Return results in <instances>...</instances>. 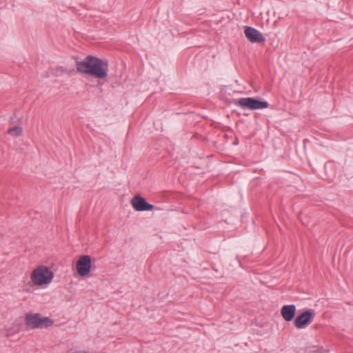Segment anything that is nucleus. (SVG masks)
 Masks as SVG:
<instances>
[{
	"mask_svg": "<svg viewBox=\"0 0 353 353\" xmlns=\"http://www.w3.org/2000/svg\"><path fill=\"white\" fill-rule=\"evenodd\" d=\"M77 70L83 74H88L99 79L108 76V64L106 61L89 55L83 60L77 61Z\"/></svg>",
	"mask_w": 353,
	"mask_h": 353,
	"instance_id": "f257e3e1",
	"label": "nucleus"
},
{
	"mask_svg": "<svg viewBox=\"0 0 353 353\" xmlns=\"http://www.w3.org/2000/svg\"><path fill=\"white\" fill-rule=\"evenodd\" d=\"M54 278L53 272L47 266L39 265L30 274V281L37 286L49 284Z\"/></svg>",
	"mask_w": 353,
	"mask_h": 353,
	"instance_id": "f03ea898",
	"label": "nucleus"
},
{
	"mask_svg": "<svg viewBox=\"0 0 353 353\" xmlns=\"http://www.w3.org/2000/svg\"><path fill=\"white\" fill-rule=\"evenodd\" d=\"M26 325L31 328H44L48 327L53 324V321L49 317H41L39 313H28L25 316Z\"/></svg>",
	"mask_w": 353,
	"mask_h": 353,
	"instance_id": "7ed1b4c3",
	"label": "nucleus"
},
{
	"mask_svg": "<svg viewBox=\"0 0 353 353\" xmlns=\"http://www.w3.org/2000/svg\"><path fill=\"white\" fill-rule=\"evenodd\" d=\"M234 104L242 109L251 110H261L269 107V103L256 98H240L234 101Z\"/></svg>",
	"mask_w": 353,
	"mask_h": 353,
	"instance_id": "20e7f679",
	"label": "nucleus"
},
{
	"mask_svg": "<svg viewBox=\"0 0 353 353\" xmlns=\"http://www.w3.org/2000/svg\"><path fill=\"white\" fill-rule=\"evenodd\" d=\"M315 316V311L309 309L299 315L294 321V326L298 329H302L311 323Z\"/></svg>",
	"mask_w": 353,
	"mask_h": 353,
	"instance_id": "39448f33",
	"label": "nucleus"
},
{
	"mask_svg": "<svg viewBox=\"0 0 353 353\" xmlns=\"http://www.w3.org/2000/svg\"><path fill=\"white\" fill-rule=\"evenodd\" d=\"M91 258L88 255H83L79 257L76 264L78 274L83 277L87 276L91 270Z\"/></svg>",
	"mask_w": 353,
	"mask_h": 353,
	"instance_id": "423d86ee",
	"label": "nucleus"
},
{
	"mask_svg": "<svg viewBox=\"0 0 353 353\" xmlns=\"http://www.w3.org/2000/svg\"><path fill=\"white\" fill-rule=\"evenodd\" d=\"M131 204L137 211H149L154 209V205L148 203L145 199L139 195H136L131 200Z\"/></svg>",
	"mask_w": 353,
	"mask_h": 353,
	"instance_id": "0eeeda50",
	"label": "nucleus"
},
{
	"mask_svg": "<svg viewBox=\"0 0 353 353\" xmlns=\"http://www.w3.org/2000/svg\"><path fill=\"white\" fill-rule=\"evenodd\" d=\"M244 34L246 38L252 43H263L265 41L263 34L254 28L245 26Z\"/></svg>",
	"mask_w": 353,
	"mask_h": 353,
	"instance_id": "6e6552de",
	"label": "nucleus"
},
{
	"mask_svg": "<svg viewBox=\"0 0 353 353\" xmlns=\"http://www.w3.org/2000/svg\"><path fill=\"white\" fill-rule=\"evenodd\" d=\"M281 314L285 321H291L296 314V306L294 305H285L282 307Z\"/></svg>",
	"mask_w": 353,
	"mask_h": 353,
	"instance_id": "1a4fd4ad",
	"label": "nucleus"
},
{
	"mask_svg": "<svg viewBox=\"0 0 353 353\" xmlns=\"http://www.w3.org/2000/svg\"><path fill=\"white\" fill-rule=\"evenodd\" d=\"M23 133V128L21 126H14L8 130V134L12 137L21 136Z\"/></svg>",
	"mask_w": 353,
	"mask_h": 353,
	"instance_id": "9d476101",
	"label": "nucleus"
},
{
	"mask_svg": "<svg viewBox=\"0 0 353 353\" xmlns=\"http://www.w3.org/2000/svg\"><path fill=\"white\" fill-rule=\"evenodd\" d=\"M61 71H63V72H66V70L61 69Z\"/></svg>",
	"mask_w": 353,
	"mask_h": 353,
	"instance_id": "9b49d317",
	"label": "nucleus"
}]
</instances>
